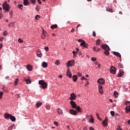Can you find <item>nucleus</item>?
I'll list each match as a JSON object with an SVG mask.
<instances>
[{
    "instance_id": "nucleus-1",
    "label": "nucleus",
    "mask_w": 130,
    "mask_h": 130,
    "mask_svg": "<svg viewBox=\"0 0 130 130\" xmlns=\"http://www.w3.org/2000/svg\"><path fill=\"white\" fill-rule=\"evenodd\" d=\"M102 47L105 50L104 52V54H105L106 56H108V55H109V51L110 50V48H109V46L106 44H103L102 45Z\"/></svg>"
},
{
    "instance_id": "nucleus-2",
    "label": "nucleus",
    "mask_w": 130,
    "mask_h": 130,
    "mask_svg": "<svg viewBox=\"0 0 130 130\" xmlns=\"http://www.w3.org/2000/svg\"><path fill=\"white\" fill-rule=\"evenodd\" d=\"M39 84L40 85V88L41 89H47L48 84L44 81V80H40Z\"/></svg>"
},
{
    "instance_id": "nucleus-3",
    "label": "nucleus",
    "mask_w": 130,
    "mask_h": 130,
    "mask_svg": "<svg viewBox=\"0 0 130 130\" xmlns=\"http://www.w3.org/2000/svg\"><path fill=\"white\" fill-rule=\"evenodd\" d=\"M3 9L4 11H6V12H9V11L11 10V7L9 5V4H7V2H5L3 4Z\"/></svg>"
},
{
    "instance_id": "nucleus-4",
    "label": "nucleus",
    "mask_w": 130,
    "mask_h": 130,
    "mask_svg": "<svg viewBox=\"0 0 130 130\" xmlns=\"http://www.w3.org/2000/svg\"><path fill=\"white\" fill-rule=\"evenodd\" d=\"M75 63V60H71L69 61L67 63V68H70V67H73V66H74Z\"/></svg>"
},
{
    "instance_id": "nucleus-5",
    "label": "nucleus",
    "mask_w": 130,
    "mask_h": 130,
    "mask_svg": "<svg viewBox=\"0 0 130 130\" xmlns=\"http://www.w3.org/2000/svg\"><path fill=\"white\" fill-rule=\"evenodd\" d=\"M110 73L113 74V75H115L116 74V69L115 67L113 66L111 67Z\"/></svg>"
},
{
    "instance_id": "nucleus-6",
    "label": "nucleus",
    "mask_w": 130,
    "mask_h": 130,
    "mask_svg": "<svg viewBox=\"0 0 130 130\" xmlns=\"http://www.w3.org/2000/svg\"><path fill=\"white\" fill-rule=\"evenodd\" d=\"M77 98V95H75V93H72L70 95V100H76V99Z\"/></svg>"
},
{
    "instance_id": "nucleus-7",
    "label": "nucleus",
    "mask_w": 130,
    "mask_h": 130,
    "mask_svg": "<svg viewBox=\"0 0 130 130\" xmlns=\"http://www.w3.org/2000/svg\"><path fill=\"white\" fill-rule=\"evenodd\" d=\"M69 113L72 114V115H77L78 114L77 111H75L73 109H70L69 111Z\"/></svg>"
},
{
    "instance_id": "nucleus-8",
    "label": "nucleus",
    "mask_w": 130,
    "mask_h": 130,
    "mask_svg": "<svg viewBox=\"0 0 130 130\" xmlns=\"http://www.w3.org/2000/svg\"><path fill=\"white\" fill-rule=\"evenodd\" d=\"M108 118L107 117H105V120L103 121V124L104 126H107L108 125Z\"/></svg>"
},
{
    "instance_id": "nucleus-9",
    "label": "nucleus",
    "mask_w": 130,
    "mask_h": 130,
    "mask_svg": "<svg viewBox=\"0 0 130 130\" xmlns=\"http://www.w3.org/2000/svg\"><path fill=\"white\" fill-rule=\"evenodd\" d=\"M124 74V72H123V70L121 69V70H120L119 72L117 75V77L118 78H119L120 77H122V76H123Z\"/></svg>"
},
{
    "instance_id": "nucleus-10",
    "label": "nucleus",
    "mask_w": 130,
    "mask_h": 130,
    "mask_svg": "<svg viewBox=\"0 0 130 130\" xmlns=\"http://www.w3.org/2000/svg\"><path fill=\"white\" fill-rule=\"evenodd\" d=\"M98 83L99 84H102V85H104V84H105V80L103 79V78H100L98 80Z\"/></svg>"
},
{
    "instance_id": "nucleus-11",
    "label": "nucleus",
    "mask_w": 130,
    "mask_h": 130,
    "mask_svg": "<svg viewBox=\"0 0 130 130\" xmlns=\"http://www.w3.org/2000/svg\"><path fill=\"white\" fill-rule=\"evenodd\" d=\"M70 104L72 107V108H76V106H77V104H76V103L73 101H71L70 102Z\"/></svg>"
},
{
    "instance_id": "nucleus-12",
    "label": "nucleus",
    "mask_w": 130,
    "mask_h": 130,
    "mask_svg": "<svg viewBox=\"0 0 130 130\" xmlns=\"http://www.w3.org/2000/svg\"><path fill=\"white\" fill-rule=\"evenodd\" d=\"M80 45L81 46H83V47H85V48H87L88 47V44H87L85 41L81 43Z\"/></svg>"
},
{
    "instance_id": "nucleus-13",
    "label": "nucleus",
    "mask_w": 130,
    "mask_h": 130,
    "mask_svg": "<svg viewBox=\"0 0 130 130\" xmlns=\"http://www.w3.org/2000/svg\"><path fill=\"white\" fill-rule=\"evenodd\" d=\"M11 114H10L8 113H5L4 115V117L6 119H8V118H10L11 116Z\"/></svg>"
},
{
    "instance_id": "nucleus-14",
    "label": "nucleus",
    "mask_w": 130,
    "mask_h": 130,
    "mask_svg": "<svg viewBox=\"0 0 130 130\" xmlns=\"http://www.w3.org/2000/svg\"><path fill=\"white\" fill-rule=\"evenodd\" d=\"M67 76L69 78H72V73L70 71V69H68L67 72Z\"/></svg>"
},
{
    "instance_id": "nucleus-15",
    "label": "nucleus",
    "mask_w": 130,
    "mask_h": 130,
    "mask_svg": "<svg viewBox=\"0 0 130 130\" xmlns=\"http://www.w3.org/2000/svg\"><path fill=\"white\" fill-rule=\"evenodd\" d=\"M114 54L117 56L118 57H119L120 58H121V55L117 52H114Z\"/></svg>"
},
{
    "instance_id": "nucleus-16",
    "label": "nucleus",
    "mask_w": 130,
    "mask_h": 130,
    "mask_svg": "<svg viewBox=\"0 0 130 130\" xmlns=\"http://www.w3.org/2000/svg\"><path fill=\"white\" fill-rule=\"evenodd\" d=\"M72 79L74 82H77V80H78V76H77V75H74L72 77Z\"/></svg>"
},
{
    "instance_id": "nucleus-17",
    "label": "nucleus",
    "mask_w": 130,
    "mask_h": 130,
    "mask_svg": "<svg viewBox=\"0 0 130 130\" xmlns=\"http://www.w3.org/2000/svg\"><path fill=\"white\" fill-rule=\"evenodd\" d=\"M11 120V121H16V117L14 116H10V118Z\"/></svg>"
},
{
    "instance_id": "nucleus-18",
    "label": "nucleus",
    "mask_w": 130,
    "mask_h": 130,
    "mask_svg": "<svg viewBox=\"0 0 130 130\" xmlns=\"http://www.w3.org/2000/svg\"><path fill=\"white\" fill-rule=\"evenodd\" d=\"M57 112L58 113V114H59V115H60V114H62V110H60V109H57Z\"/></svg>"
},
{
    "instance_id": "nucleus-19",
    "label": "nucleus",
    "mask_w": 130,
    "mask_h": 130,
    "mask_svg": "<svg viewBox=\"0 0 130 130\" xmlns=\"http://www.w3.org/2000/svg\"><path fill=\"white\" fill-rule=\"evenodd\" d=\"M56 28H57V24H53L51 26V29H52L53 30L54 29H56Z\"/></svg>"
},
{
    "instance_id": "nucleus-20",
    "label": "nucleus",
    "mask_w": 130,
    "mask_h": 130,
    "mask_svg": "<svg viewBox=\"0 0 130 130\" xmlns=\"http://www.w3.org/2000/svg\"><path fill=\"white\" fill-rule=\"evenodd\" d=\"M76 109H77V111L78 112H82V109L79 106H76V108H75Z\"/></svg>"
},
{
    "instance_id": "nucleus-21",
    "label": "nucleus",
    "mask_w": 130,
    "mask_h": 130,
    "mask_svg": "<svg viewBox=\"0 0 130 130\" xmlns=\"http://www.w3.org/2000/svg\"><path fill=\"white\" fill-rule=\"evenodd\" d=\"M118 93L116 91H114V96H115V98H117L118 97Z\"/></svg>"
},
{
    "instance_id": "nucleus-22",
    "label": "nucleus",
    "mask_w": 130,
    "mask_h": 130,
    "mask_svg": "<svg viewBox=\"0 0 130 130\" xmlns=\"http://www.w3.org/2000/svg\"><path fill=\"white\" fill-rule=\"evenodd\" d=\"M43 68H47V63L43 62L42 64Z\"/></svg>"
},
{
    "instance_id": "nucleus-23",
    "label": "nucleus",
    "mask_w": 130,
    "mask_h": 130,
    "mask_svg": "<svg viewBox=\"0 0 130 130\" xmlns=\"http://www.w3.org/2000/svg\"><path fill=\"white\" fill-rule=\"evenodd\" d=\"M93 49L94 51H96V52H98V51H100V48H97L96 47H94Z\"/></svg>"
},
{
    "instance_id": "nucleus-24",
    "label": "nucleus",
    "mask_w": 130,
    "mask_h": 130,
    "mask_svg": "<svg viewBox=\"0 0 130 130\" xmlns=\"http://www.w3.org/2000/svg\"><path fill=\"white\" fill-rule=\"evenodd\" d=\"M125 110L126 112H130V106H127L125 108Z\"/></svg>"
},
{
    "instance_id": "nucleus-25",
    "label": "nucleus",
    "mask_w": 130,
    "mask_h": 130,
    "mask_svg": "<svg viewBox=\"0 0 130 130\" xmlns=\"http://www.w3.org/2000/svg\"><path fill=\"white\" fill-rule=\"evenodd\" d=\"M41 105H42V103L39 102L36 104V106L37 108H39Z\"/></svg>"
},
{
    "instance_id": "nucleus-26",
    "label": "nucleus",
    "mask_w": 130,
    "mask_h": 130,
    "mask_svg": "<svg viewBox=\"0 0 130 130\" xmlns=\"http://www.w3.org/2000/svg\"><path fill=\"white\" fill-rule=\"evenodd\" d=\"M27 70H28V71H31V70H32V67L30 65H28L26 67Z\"/></svg>"
},
{
    "instance_id": "nucleus-27",
    "label": "nucleus",
    "mask_w": 130,
    "mask_h": 130,
    "mask_svg": "<svg viewBox=\"0 0 130 130\" xmlns=\"http://www.w3.org/2000/svg\"><path fill=\"white\" fill-rule=\"evenodd\" d=\"M115 117L116 119H119V117H120L119 114L116 113Z\"/></svg>"
},
{
    "instance_id": "nucleus-28",
    "label": "nucleus",
    "mask_w": 130,
    "mask_h": 130,
    "mask_svg": "<svg viewBox=\"0 0 130 130\" xmlns=\"http://www.w3.org/2000/svg\"><path fill=\"white\" fill-rule=\"evenodd\" d=\"M23 5L24 6H27L28 5V0H24Z\"/></svg>"
},
{
    "instance_id": "nucleus-29",
    "label": "nucleus",
    "mask_w": 130,
    "mask_h": 130,
    "mask_svg": "<svg viewBox=\"0 0 130 130\" xmlns=\"http://www.w3.org/2000/svg\"><path fill=\"white\" fill-rule=\"evenodd\" d=\"M110 113H111V116L113 117H114V115H115V112H114V111H111L110 112Z\"/></svg>"
},
{
    "instance_id": "nucleus-30",
    "label": "nucleus",
    "mask_w": 130,
    "mask_h": 130,
    "mask_svg": "<svg viewBox=\"0 0 130 130\" xmlns=\"http://www.w3.org/2000/svg\"><path fill=\"white\" fill-rule=\"evenodd\" d=\"M37 55L39 57H41L42 56V53L40 52H38L37 53Z\"/></svg>"
},
{
    "instance_id": "nucleus-31",
    "label": "nucleus",
    "mask_w": 130,
    "mask_h": 130,
    "mask_svg": "<svg viewBox=\"0 0 130 130\" xmlns=\"http://www.w3.org/2000/svg\"><path fill=\"white\" fill-rule=\"evenodd\" d=\"M19 82V79H16L14 81L15 86H17V84H18V82Z\"/></svg>"
},
{
    "instance_id": "nucleus-32",
    "label": "nucleus",
    "mask_w": 130,
    "mask_h": 130,
    "mask_svg": "<svg viewBox=\"0 0 130 130\" xmlns=\"http://www.w3.org/2000/svg\"><path fill=\"white\" fill-rule=\"evenodd\" d=\"M3 95H4V92L0 91V99H3Z\"/></svg>"
},
{
    "instance_id": "nucleus-33",
    "label": "nucleus",
    "mask_w": 130,
    "mask_h": 130,
    "mask_svg": "<svg viewBox=\"0 0 130 130\" xmlns=\"http://www.w3.org/2000/svg\"><path fill=\"white\" fill-rule=\"evenodd\" d=\"M17 7L18 8H19L20 9V10H22V8H23V5L22 4H19L18 6H17Z\"/></svg>"
},
{
    "instance_id": "nucleus-34",
    "label": "nucleus",
    "mask_w": 130,
    "mask_h": 130,
    "mask_svg": "<svg viewBox=\"0 0 130 130\" xmlns=\"http://www.w3.org/2000/svg\"><path fill=\"white\" fill-rule=\"evenodd\" d=\"M100 40H98L96 42V45H100Z\"/></svg>"
},
{
    "instance_id": "nucleus-35",
    "label": "nucleus",
    "mask_w": 130,
    "mask_h": 130,
    "mask_svg": "<svg viewBox=\"0 0 130 130\" xmlns=\"http://www.w3.org/2000/svg\"><path fill=\"white\" fill-rule=\"evenodd\" d=\"M26 83H27V84H31V80H30V79H26L25 80Z\"/></svg>"
},
{
    "instance_id": "nucleus-36",
    "label": "nucleus",
    "mask_w": 130,
    "mask_h": 130,
    "mask_svg": "<svg viewBox=\"0 0 130 130\" xmlns=\"http://www.w3.org/2000/svg\"><path fill=\"white\" fill-rule=\"evenodd\" d=\"M36 20H39L40 19V15H36L35 16Z\"/></svg>"
},
{
    "instance_id": "nucleus-37",
    "label": "nucleus",
    "mask_w": 130,
    "mask_h": 130,
    "mask_svg": "<svg viewBox=\"0 0 130 130\" xmlns=\"http://www.w3.org/2000/svg\"><path fill=\"white\" fill-rule=\"evenodd\" d=\"M18 42H19L20 43H23V41L21 38H19L18 39Z\"/></svg>"
},
{
    "instance_id": "nucleus-38",
    "label": "nucleus",
    "mask_w": 130,
    "mask_h": 130,
    "mask_svg": "<svg viewBox=\"0 0 130 130\" xmlns=\"http://www.w3.org/2000/svg\"><path fill=\"white\" fill-rule=\"evenodd\" d=\"M118 67L121 69H123V64H121V63H119V65H118Z\"/></svg>"
},
{
    "instance_id": "nucleus-39",
    "label": "nucleus",
    "mask_w": 130,
    "mask_h": 130,
    "mask_svg": "<svg viewBox=\"0 0 130 130\" xmlns=\"http://www.w3.org/2000/svg\"><path fill=\"white\" fill-rule=\"evenodd\" d=\"M90 122H91V123H94V118L92 116H91V118L90 119Z\"/></svg>"
},
{
    "instance_id": "nucleus-40",
    "label": "nucleus",
    "mask_w": 130,
    "mask_h": 130,
    "mask_svg": "<svg viewBox=\"0 0 130 130\" xmlns=\"http://www.w3.org/2000/svg\"><path fill=\"white\" fill-rule=\"evenodd\" d=\"M73 53L74 57H76V53H77V52H75V51H73Z\"/></svg>"
},
{
    "instance_id": "nucleus-41",
    "label": "nucleus",
    "mask_w": 130,
    "mask_h": 130,
    "mask_svg": "<svg viewBox=\"0 0 130 130\" xmlns=\"http://www.w3.org/2000/svg\"><path fill=\"white\" fill-rule=\"evenodd\" d=\"M46 109H47L48 110H49V109H50V106H48V105H47L46 106Z\"/></svg>"
},
{
    "instance_id": "nucleus-42",
    "label": "nucleus",
    "mask_w": 130,
    "mask_h": 130,
    "mask_svg": "<svg viewBox=\"0 0 130 130\" xmlns=\"http://www.w3.org/2000/svg\"><path fill=\"white\" fill-rule=\"evenodd\" d=\"M55 64H56V66H58V64H59V61L56 60V61H55Z\"/></svg>"
},
{
    "instance_id": "nucleus-43",
    "label": "nucleus",
    "mask_w": 130,
    "mask_h": 130,
    "mask_svg": "<svg viewBox=\"0 0 130 130\" xmlns=\"http://www.w3.org/2000/svg\"><path fill=\"white\" fill-rule=\"evenodd\" d=\"M3 35H5V36H7V35H8V32L6 31H5L3 32Z\"/></svg>"
},
{
    "instance_id": "nucleus-44",
    "label": "nucleus",
    "mask_w": 130,
    "mask_h": 130,
    "mask_svg": "<svg viewBox=\"0 0 130 130\" xmlns=\"http://www.w3.org/2000/svg\"><path fill=\"white\" fill-rule=\"evenodd\" d=\"M125 105H126V106H127V105H129V102L127 101L125 103Z\"/></svg>"
},
{
    "instance_id": "nucleus-45",
    "label": "nucleus",
    "mask_w": 130,
    "mask_h": 130,
    "mask_svg": "<svg viewBox=\"0 0 130 130\" xmlns=\"http://www.w3.org/2000/svg\"><path fill=\"white\" fill-rule=\"evenodd\" d=\"M81 80L83 81V80H85V81H87V78H86L85 77H81Z\"/></svg>"
},
{
    "instance_id": "nucleus-46",
    "label": "nucleus",
    "mask_w": 130,
    "mask_h": 130,
    "mask_svg": "<svg viewBox=\"0 0 130 130\" xmlns=\"http://www.w3.org/2000/svg\"><path fill=\"white\" fill-rule=\"evenodd\" d=\"M92 35H93V37H96V32L95 31H93Z\"/></svg>"
},
{
    "instance_id": "nucleus-47",
    "label": "nucleus",
    "mask_w": 130,
    "mask_h": 130,
    "mask_svg": "<svg viewBox=\"0 0 130 130\" xmlns=\"http://www.w3.org/2000/svg\"><path fill=\"white\" fill-rule=\"evenodd\" d=\"M30 2L32 3V4H35V3H36V0H30Z\"/></svg>"
},
{
    "instance_id": "nucleus-48",
    "label": "nucleus",
    "mask_w": 130,
    "mask_h": 130,
    "mask_svg": "<svg viewBox=\"0 0 130 130\" xmlns=\"http://www.w3.org/2000/svg\"><path fill=\"white\" fill-rule=\"evenodd\" d=\"M13 129V126H10L8 127V130H12Z\"/></svg>"
},
{
    "instance_id": "nucleus-49",
    "label": "nucleus",
    "mask_w": 130,
    "mask_h": 130,
    "mask_svg": "<svg viewBox=\"0 0 130 130\" xmlns=\"http://www.w3.org/2000/svg\"><path fill=\"white\" fill-rule=\"evenodd\" d=\"M102 89V85L101 84L99 85V89Z\"/></svg>"
},
{
    "instance_id": "nucleus-50",
    "label": "nucleus",
    "mask_w": 130,
    "mask_h": 130,
    "mask_svg": "<svg viewBox=\"0 0 130 130\" xmlns=\"http://www.w3.org/2000/svg\"><path fill=\"white\" fill-rule=\"evenodd\" d=\"M43 34L44 36H46V35H47L46 31H44L43 32Z\"/></svg>"
},
{
    "instance_id": "nucleus-51",
    "label": "nucleus",
    "mask_w": 130,
    "mask_h": 130,
    "mask_svg": "<svg viewBox=\"0 0 130 130\" xmlns=\"http://www.w3.org/2000/svg\"><path fill=\"white\" fill-rule=\"evenodd\" d=\"M91 60H92V61H95V60H96V58H95V57L91 58Z\"/></svg>"
},
{
    "instance_id": "nucleus-52",
    "label": "nucleus",
    "mask_w": 130,
    "mask_h": 130,
    "mask_svg": "<svg viewBox=\"0 0 130 130\" xmlns=\"http://www.w3.org/2000/svg\"><path fill=\"white\" fill-rule=\"evenodd\" d=\"M83 41H85L81 39L78 40V42H81V43L83 42Z\"/></svg>"
},
{
    "instance_id": "nucleus-53",
    "label": "nucleus",
    "mask_w": 130,
    "mask_h": 130,
    "mask_svg": "<svg viewBox=\"0 0 130 130\" xmlns=\"http://www.w3.org/2000/svg\"><path fill=\"white\" fill-rule=\"evenodd\" d=\"M99 91L101 94H102L103 93V91H102V89H99Z\"/></svg>"
},
{
    "instance_id": "nucleus-54",
    "label": "nucleus",
    "mask_w": 130,
    "mask_h": 130,
    "mask_svg": "<svg viewBox=\"0 0 130 130\" xmlns=\"http://www.w3.org/2000/svg\"><path fill=\"white\" fill-rule=\"evenodd\" d=\"M54 124H55V125H56L57 126L58 125V123L56 121H54Z\"/></svg>"
},
{
    "instance_id": "nucleus-55",
    "label": "nucleus",
    "mask_w": 130,
    "mask_h": 130,
    "mask_svg": "<svg viewBox=\"0 0 130 130\" xmlns=\"http://www.w3.org/2000/svg\"><path fill=\"white\" fill-rule=\"evenodd\" d=\"M36 10L37 12H39L40 11V9L38 7H36Z\"/></svg>"
},
{
    "instance_id": "nucleus-56",
    "label": "nucleus",
    "mask_w": 130,
    "mask_h": 130,
    "mask_svg": "<svg viewBox=\"0 0 130 130\" xmlns=\"http://www.w3.org/2000/svg\"><path fill=\"white\" fill-rule=\"evenodd\" d=\"M77 74H78L79 77H82V74L81 73L78 72Z\"/></svg>"
},
{
    "instance_id": "nucleus-57",
    "label": "nucleus",
    "mask_w": 130,
    "mask_h": 130,
    "mask_svg": "<svg viewBox=\"0 0 130 130\" xmlns=\"http://www.w3.org/2000/svg\"><path fill=\"white\" fill-rule=\"evenodd\" d=\"M98 119H99V120H100V121H102V119L101 118H100V116H99L97 117Z\"/></svg>"
},
{
    "instance_id": "nucleus-58",
    "label": "nucleus",
    "mask_w": 130,
    "mask_h": 130,
    "mask_svg": "<svg viewBox=\"0 0 130 130\" xmlns=\"http://www.w3.org/2000/svg\"><path fill=\"white\" fill-rule=\"evenodd\" d=\"M45 50H46V51H47V50H48V47H45L44 48Z\"/></svg>"
},
{
    "instance_id": "nucleus-59",
    "label": "nucleus",
    "mask_w": 130,
    "mask_h": 130,
    "mask_svg": "<svg viewBox=\"0 0 130 130\" xmlns=\"http://www.w3.org/2000/svg\"><path fill=\"white\" fill-rule=\"evenodd\" d=\"M107 12H112L111 11V9H107Z\"/></svg>"
},
{
    "instance_id": "nucleus-60",
    "label": "nucleus",
    "mask_w": 130,
    "mask_h": 130,
    "mask_svg": "<svg viewBox=\"0 0 130 130\" xmlns=\"http://www.w3.org/2000/svg\"><path fill=\"white\" fill-rule=\"evenodd\" d=\"M80 26H81V24H78V25H77V27H76L77 31H78V27H80Z\"/></svg>"
},
{
    "instance_id": "nucleus-61",
    "label": "nucleus",
    "mask_w": 130,
    "mask_h": 130,
    "mask_svg": "<svg viewBox=\"0 0 130 130\" xmlns=\"http://www.w3.org/2000/svg\"><path fill=\"white\" fill-rule=\"evenodd\" d=\"M37 1H38V3H39V4L40 5H41V4H42V3H41V2L40 1V0H37Z\"/></svg>"
},
{
    "instance_id": "nucleus-62",
    "label": "nucleus",
    "mask_w": 130,
    "mask_h": 130,
    "mask_svg": "<svg viewBox=\"0 0 130 130\" xmlns=\"http://www.w3.org/2000/svg\"><path fill=\"white\" fill-rule=\"evenodd\" d=\"M117 130H122V129H121V128L119 127H118L117 128Z\"/></svg>"
},
{
    "instance_id": "nucleus-63",
    "label": "nucleus",
    "mask_w": 130,
    "mask_h": 130,
    "mask_svg": "<svg viewBox=\"0 0 130 130\" xmlns=\"http://www.w3.org/2000/svg\"><path fill=\"white\" fill-rule=\"evenodd\" d=\"M89 129L90 130H94V128H93V127H90Z\"/></svg>"
},
{
    "instance_id": "nucleus-64",
    "label": "nucleus",
    "mask_w": 130,
    "mask_h": 130,
    "mask_svg": "<svg viewBox=\"0 0 130 130\" xmlns=\"http://www.w3.org/2000/svg\"><path fill=\"white\" fill-rule=\"evenodd\" d=\"M127 123L130 125V120L127 121Z\"/></svg>"
}]
</instances>
